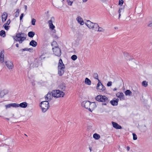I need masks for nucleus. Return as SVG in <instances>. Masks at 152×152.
<instances>
[{"label": "nucleus", "mask_w": 152, "mask_h": 152, "mask_svg": "<svg viewBox=\"0 0 152 152\" xmlns=\"http://www.w3.org/2000/svg\"><path fill=\"white\" fill-rule=\"evenodd\" d=\"M58 68V74L59 76H62L64 73L65 66L61 59L59 61Z\"/></svg>", "instance_id": "f257e3e1"}, {"label": "nucleus", "mask_w": 152, "mask_h": 152, "mask_svg": "<svg viewBox=\"0 0 152 152\" xmlns=\"http://www.w3.org/2000/svg\"><path fill=\"white\" fill-rule=\"evenodd\" d=\"M26 35L22 33L18 34L16 37L14 38L15 40L18 41L20 43H21L26 39Z\"/></svg>", "instance_id": "f03ea898"}, {"label": "nucleus", "mask_w": 152, "mask_h": 152, "mask_svg": "<svg viewBox=\"0 0 152 152\" xmlns=\"http://www.w3.org/2000/svg\"><path fill=\"white\" fill-rule=\"evenodd\" d=\"M64 95V94L63 91L59 90H55L52 92V95L55 97H63Z\"/></svg>", "instance_id": "7ed1b4c3"}, {"label": "nucleus", "mask_w": 152, "mask_h": 152, "mask_svg": "<svg viewBox=\"0 0 152 152\" xmlns=\"http://www.w3.org/2000/svg\"><path fill=\"white\" fill-rule=\"evenodd\" d=\"M40 106L42 112L45 113L49 109V107L48 101H45L42 102L41 103Z\"/></svg>", "instance_id": "20e7f679"}, {"label": "nucleus", "mask_w": 152, "mask_h": 152, "mask_svg": "<svg viewBox=\"0 0 152 152\" xmlns=\"http://www.w3.org/2000/svg\"><path fill=\"white\" fill-rule=\"evenodd\" d=\"M85 24L89 28L92 30L94 29L95 28L96 29L97 27H98V24L97 23H93L89 20H87Z\"/></svg>", "instance_id": "39448f33"}, {"label": "nucleus", "mask_w": 152, "mask_h": 152, "mask_svg": "<svg viewBox=\"0 0 152 152\" xmlns=\"http://www.w3.org/2000/svg\"><path fill=\"white\" fill-rule=\"evenodd\" d=\"M96 99L99 102H106L108 101V98L105 96L99 95L96 97Z\"/></svg>", "instance_id": "423d86ee"}, {"label": "nucleus", "mask_w": 152, "mask_h": 152, "mask_svg": "<svg viewBox=\"0 0 152 152\" xmlns=\"http://www.w3.org/2000/svg\"><path fill=\"white\" fill-rule=\"evenodd\" d=\"M52 50L55 56H60L61 55V52L60 49L57 46H55L52 48Z\"/></svg>", "instance_id": "0eeeda50"}, {"label": "nucleus", "mask_w": 152, "mask_h": 152, "mask_svg": "<svg viewBox=\"0 0 152 152\" xmlns=\"http://www.w3.org/2000/svg\"><path fill=\"white\" fill-rule=\"evenodd\" d=\"M90 105V102L89 101H85L82 103V106L88 110Z\"/></svg>", "instance_id": "6e6552de"}, {"label": "nucleus", "mask_w": 152, "mask_h": 152, "mask_svg": "<svg viewBox=\"0 0 152 152\" xmlns=\"http://www.w3.org/2000/svg\"><path fill=\"white\" fill-rule=\"evenodd\" d=\"M97 89L101 90L103 91L105 90V88L100 82H99L97 84Z\"/></svg>", "instance_id": "1a4fd4ad"}, {"label": "nucleus", "mask_w": 152, "mask_h": 152, "mask_svg": "<svg viewBox=\"0 0 152 152\" xmlns=\"http://www.w3.org/2000/svg\"><path fill=\"white\" fill-rule=\"evenodd\" d=\"M96 107V104L95 102L91 103L88 108L89 111L92 112L93 110Z\"/></svg>", "instance_id": "9d476101"}, {"label": "nucleus", "mask_w": 152, "mask_h": 152, "mask_svg": "<svg viewBox=\"0 0 152 152\" xmlns=\"http://www.w3.org/2000/svg\"><path fill=\"white\" fill-rule=\"evenodd\" d=\"M5 63L7 67L9 69H12L13 67L12 63L10 61H6Z\"/></svg>", "instance_id": "9b49d317"}, {"label": "nucleus", "mask_w": 152, "mask_h": 152, "mask_svg": "<svg viewBox=\"0 0 152 152\" xmlns=\"http://www.w3.org/2000/svg\"><path fill=\"white\" fill-rule=\"evenodd\" d=\"M8 90L4 89L1 90L0 91V97L1 98H3L5 95L8 93Z\"/></svg>", "instance_id": "f8f14e48"}, {"label": "nucleus", "mask_w": 152, "mask_h": 152, "mask_svg": "<svg viewBox=\"0 0 152 152\" xmlns=\"http://www.w3.org/2000/svg\"><path fill=\"white\" fill-rule=\"evenodd\" d=\"M28 104L26 102H24L20 103V104L16 103V107H20L22 108H26Z\"/></svg>", "instance_id": "ddd939ff"}, {"label": "nucleus", "mask_w": 152, "mask_h": 152, "mask_svg": "<svg viewBox=\"0 0 152 152\" xmlns=\"http://www.w3.org/2000/svg\"><path fill=\"white\" fill-rule=\"evenodd\" d=\"M54 20V18L53 17H52L50 20L48 21V23L49 25L50 28L52 29H53L55 26L53 25L52 23V20Z\"/></svg>", "instance_id": "4468645a"}, {"label": "nucleus", "mask_w": 152, "mask_h": 152, "mask_svg": "<svg viewBox=\"0 0 152 152\" xmlns=\"http://www.w3.org/2000/svg\"><path fill=\"white\" fill-rule=\"evenodd\" d=\"M116 96L120 98V100H124L125 99L124 96L122 92H118L116 94Z\"/></svg>", "instance_id": "2eb2a0df"}, {"label": "nucleus", "mask_w": 152, "mask_h": 152, "mask_svg": "<svg viewBox=\"0 0 152 152\" xmlns=\"http://www.w3.org/2000/svg\"><path fill=\"white\" fill-rule=\"evenodd\" d=\"M6 109H7L9 108H10L11 107H16V103H10L7 105H6L5 106Z\"/></svg>", "instance_id": "dca6fc26"}, {"label": "nucleus", "mask_w": 152, "mask_h": 152, "mask_svg": "<svg viewBox=\"0 0 152 152\" xmlns=\"http://www.w3.org/2000/svg\"><path fill=\"white\" fill-rule=\"evenodd\" d=\"M118 99H115L110 101V103L113 106H116L118 104V102L119 101Z\"/></svg>", "instance_id": "f3484780"}, {"label": "nucleus", "mask_w": 152, "mask_h": 152, "mask_svg": "<svg viewBox=\"0 0 152 152\" xmlns=\"http://www.w3.org/2000/svg\"><path fill=\"white\" fill-rule=\"evenodd\" d=\"M76 20L77 22L81 25H83L84 24V22L83 19L80 16L76 18Z\"/></svg>", "instance_id": "a211bd4d"}, {"label": "nucleus", "mask_w": 152, "mask_h": 152, "mask_svg": "<svg viewBox=\"0 0 152 152\" xmlns=\"http://www.w3.org/2000/svg\"><path fill=\"white\" fill-rule=\"evenodd\" d=\"M51 97V93L48 92L46 95L45 96V99L46 101H49L50 100Z\"/></svg>", "instance_id": "6ab92c4d"}, {"label": "nucleus", "mask_w": 152, "mask_h": 152, "mask_svg": "<svg viewBox=\"0 0 152 152\" xmlns=\"http://www.w3.org/2000/svg\"><path fill=\"white\" fill-rule=\"evenodd\" d=\"M113 127L115 129H120L121 128V126L115 122H112Z\"/></svg>", "instance_id": "aec40b11"}, {"label": "nucleus", "mask_w": 152, "mask_h": 152, "mask_svg": "<svg viewBox=\"0 0 152 152\" xmlns=\"http://www.w3.org/2000/svg\"><path fill=\"white\" fill-rule=\"evenodd\" d=\"M8 15L6 12H4L2 15V19L3 22L5 21L7 19Z\"/></svg>", "instance_id": "412c9836"}, {"label": "nucleus", "mask_w": 152, "mask_h": 152, "mask_svg": "<svg viewBox=\"0 0 152 152\" xmlns=\"http://www.w3.org/2000/svg\"><path fill=\"white\" fill-rule=\"evenodd\" d=\"M94 29L96 31L100 32H104L105 31L104 29L102 28V27H99V25L98 27H97L96 29V28H95Z\"/></svg>", "instance_id": "4be33fe9"}, {"label": "nucleus", "mask_w": 152, "mask_h": 152, "mask_svg": "<svg viewBox=\"0 0 152 152\" xmlns=\"http://www.w3.org/2000/svg\"><path fill=\"white\" fill-rule=\"evenodd\" d=\"M29 45L33 47H35L37 45V43L35 41L32 40L30 42Z\"/></svg>", "instance_id": "5701e85b"}, {"label": "nucleus", "mask_w": 152, "mask_h": 152, "mask_svg": "<svg viewBox=\"0 0 152 152\" xmlns=\"http://www.w3.org/2000/svg\"><path fill=\"white\" fill-rule=\"evenodd\" d=\"M124 11V7H120L119 10L118 12L119 14L118 18L119 19L121 16V13H123Z\"/></svg>", "instance_id": "b1692460"}, {"label": "nucleus", "mask_w": 152, "mask_h": 152, "mask_svg": "<svg viewBox=\"0 0 152 152\" xmlns=\"http://www.w3.org/2000/svg\"><path fill=\"white\" fill-rule=\"evenodd\" d=\"M4 60V54L2 52L0 53V62L2 63L3 62Z\"/></svg>", "instance_id": "393cba45"}, {"label": "nucleus", "mask_w": 152, "mask_h": 152, "mask_svg": "<svg viewBox=\"0 0 152 152\" xmlns=\"http://www.w3.org/2000/svg\"><path fill=\"white\" fill-rule=\"evenodd\" d=\"M85 83L86 84L90 85L91 83V81L88 78H86L85 81Z\"/></svg>", "instance_id": "a878e982"}, {"label": "nucleus", "mask_w": 152, "mask_h": 152, "mask_svg": "<svg viewBox=\"0 0 152 152\" xmlns=\"http://www.w3.org/2000/svg\"><path fill=\"white\" fill-rule=\"evenodd\" d=\"M124 93L126 96H131L132 94V92L129 90L125 91Z\"/></svg>", "instance_id": "bb28decb"}, {"label": "nucleus", "mask_w": 152, "mask_h": 152, "mask_svg": "<svg viewBox=\"0 0 152 152\" xmlns=\"http://www.w3.org/2000/svg\"><path fill=\"white\" fill-rule=\"evenodd\" d=\"M59 87L62 90L64 91L65 89V84L64 83H61L60 86Z\"/></svg>", "instance_id": "cd10ccee"}, {"label": "nucleus", "mask_w": 152, "mask_h": 152, "mask_svg": "<svg viewBox=\"0 0 152 152\" xmlns=\"http://www.w3.org/2000/svg\"><path fill=\"white\" fill-rule=\"evenodd\" d=\"M93 137L96 140H98L100 138V136L96 133H95L93 135Z\"/></svg>", "instance_id": "c85d7f7f"}, {"label": "nucleus", "mask_w": 152, "mask_h": 152, "mask_svg": "<svg viewBox=\"0 0 152 152\" xmlns=\"http://www.w3.org/2000/svg\"><path fill=\"white\" fill-rule=\"evenodd\" d=\"M124 56L126 57V58L127 60H130V56L129 55L128 53L127 52H125L124 53Z\"/></svg>", "instance_id": "c756f323"}, {"label": "nucleus", "mask_w": 152, "mask_h": 152, "mask_svg": "<svg viewBox=\"0 0 152 152\" xmlns=\"http://www.w3.org/2000/svg\"><path fill=\"white\" fill-rule=\"evenodd\" d=\"M35 34L34 32L33 31H30L28 32V36L30 37H33Z\"/></svg>", "instance_id": "7c9ffc66"}, {"label": "nucleus", "mask_w": 152, "mask_h": 152, "mask_svg": "<svg viewBox=\"0 0 152 152\" xmlns=\"http://www.w3.org/2000/svg\"><path fill=\"white\" fill-rule=\"evenodd\" d=\"M0 35L3 36V37H5L6 36L5 31L4 30L0 31Z\"/></svg>", "instance_id": "2f4dec72"}, {"label": "nucleus", "mask_w": 152, "mask_h": 152, "mask_svg": "<svg viewBox=\"0 0 152 152\" xmlns=\"http://www.w3.org/2000/svg\"><path fill=\"white\" fill-rule=\"evenodd\" d=\"M148 85V82L145 81H143L142 83V85L143 86H144L145 87H146Z\"/></svg>", "instance_id": "473e14b6"}, {"label": "nucleus", "mask_w": 152, "mask_h": 152, "mask_svg": "<svg viewBox=\"0 0 152 152\" xmlns=\"http://www.w3.org/2000/svg\"><path fill=\"white\" fill-rule=\"evenodd\" d=\"M7 145H12V144L13 141L12 140H7Z\"/></svg>", "instance_id": "72a5a7b5"}, {"label": "nucleus", "mask_w": 152, "mask_h": 152, "mask_svg": "<svg viewBox=\"0 0 152 152\" xmlns=\"http://www.w3.org/2000/svg\"><path fill=\"white\" fill-rule=\"evenodd\" d=\"M67 4L69 6H72L73 3V1H70V0H66Z\"/></svg>", "instance_id": "f704fd0d"}, {"label": "nucleus", "mask_w": 152, "mask_h": 152, "mask_svg": "<svg viewBox=\"0 0 152 152\" xmlns=\"http://www.w3.org/2000/svg\"><path fill=\"white\" fill-rule=\"evenodd\" d=\"M20 11L19 9L17 10L15 12V17H18L19 15Z\"/></svg>", "instance_id": "c9c22d12"}, {"label": "nucleus", "mask_w": 152, "mask_h": 152, "mask_svg": "<svg viewBox=\"0 0 152 152\" xmlns=\"http://www.w3.org/2000/svg\"><path fill=\"white\" fill-rule=\"evenodd\" d=\"M71 58L72 60L75 61L77 58V57L76 55H74L71 56Z\"/></svg>", "instance_id": "e433bc0d"}, {"label": "nucleus", "mask_w": 152, "mask_h": 152, "mask_svg": "<svg viewBox=\"0 0 152 152\" xmlns=\"http://www.w3.org/2000/svg\"><path fill=\"white\" fill-rule=\"evenodd\" d=\"M93 76L94 78L97 79L98 77V75L96 73H94L93 75Z\"/></svg>", "instance_id": "4c0bfd02"}, {"label": "nucleus", "mask_w": 152, "mask_h": 152, "mask_svg": "<svg viewBox=\"0 0 152 152\" xmlns=\"http://www.w3.org/2000/svg\"><path fill=\"white\" fill-rule=\"evenodd\" d=\"M133 139L134 140H136L137 139V136L136 134L134 133L133 134Z\"/></svg>", "instance_id": "58836bf2"}, {"label": "nucleus", "mask_w": 152, "mask_h": 152, "mask_svg": "<svg viewBox=\"0 0 152 152\" xmlns=\"http://www.w3.org/2000/svg\"><path fill=\"white\" fill-rule=\"evenodd\" d=\"M36 21V20L35 19H34V18L32 19V21H31L32 25H35V23Z\"/></svg>", "instance_id": "ea45409f"}, {"label": "nucleus", "mask_w": 152, "mask_h": 152, "mask_svg": "<svg viewBox=\"0 0 152 152\" xmlns=\"http://www.w3.org/2000/svg\"><path fill=\"white\" fill-rule=\"evenodd\" d=\"M124 3V1L123 0H119V5H122Z\"/></svg>", "instance_id": "a19ab883"}, {"label": "nucleus", "mask_w": 152, "mask_h": 152, "mask_svg": "<svg viewBox=\"0 0 152 152\" xmlns=\"http://www.w3.org/2000/svg\"><path fill=\"white\" fill-rule=\"evenodd\" d=\"M3 26L4 27L5 29L7 30H8L9 29V26L5 25H4Z\"/></svg>", "instance_id": "79ce46f5"}, {"label": "nucleus", "mask_w": 152, "mask_h": 152, "mask_svg": "<svg viewBox=\"0 0 152 152\" xmlns=\"http://www.w3.org/2000/svg\"><path fill=\"white\" fill-rule=\"evenodd\" d=\"M10 20H8L7 21V23H5L4 24V25H5L6 26H7V25H8L10 24Z\"/></svg>", "instance_id": "37998d69"}, {"label": "nucleus", "mask_w": 152, "mask_h": 152, "mask_svg": "<svg viewBox=\"0 0 152 152\" xmlns=\"http://www.w3.org/2000/svg\"><path fill=\"white\" fill-rule=\"evenodd\" d=\"M112 82L111 81H110L108 82L107 83V86H110L112 85Z\"/></svg>", "instance_id": "c03bdc74"}, {"label": "nucleus", "mask_w": 152, "mask_h": 152, "mask_svg": "<svg viewBox=\"0 0 152 152\" xmlns=\"http://www.w3.org/2000/svg\"><path fill=\"white\" fill-rule=\"evenodd\" d=\"M23 15H24L23 13H22L21 14V15L20 16V20H21L22 19V18L23 17Z\"/></svg>", "instance_id": "a18cd8bd"}, {"label": "nucleus", "mask_w": 152, "mask_h": 152, "mask_svg": "<svg viewBox=\"0 0 152 152\" xmlns=\"http://www.w3.org/2000/svg\"><path fill=\"white\" fill-rule=\"evenodd\" d=\"M57 45V43L56 42H53L51 44V45L52 46H53V45Z\"/></svg>", "instance_id": "49530a36"}, {"label": "nucleus", "mask_w": 152, "mask_h": 152, "mask_svg": "<svg viewBox=\"0 0 152 152\" xmlns=\"http://www.w3.org/2000/svg\"><path fill=\"white\" fill-rule=\"evenodd\" d=\"M30 49H27V48H24V49H22V51H26V50H28V51H29V50H30Z\"/></svg>", "instance_id": "de8ad7c7"}, {"label": "nucleus", "mask_w": 152, "mask_h": 152, "mask_svg": "<svg viewBox=\"0 0 152 152\" xmlns=\"http://www.w3.org/2000/svg\"><path fill=\"white\" fill-rule=\"evenodd\" d=\"M108 102V101L106 102H104V103H102V105H105L107 104V103Z\"/></svg>", "instance_id": "09e8293b"}, {"label": "nucleus", "mask_w": 152, "mask_h": 152, "mask_svg": "<svg viewBox=\"0 0 152 152\" xmlns=\"http://www.w3.org/2000/svg\"><path fill=\"white\" fill-rule=\"evenodd\" d=\"M130 148L129 146H127L126 147V149L127 151H129L130 150Z\"/></svg>", "instance_id": "8fccbe9b"}, {"label": "nucleus", "mask_w": 152, "mask_h": 152, "mask_svg": "<svg viewBox=\"0 0 152 152\" xmlns=\"http://www.w3.org/2000/svg\"><path fill=\"white\" fill-rule=\"evenodd\" d=\"M88 0H82L83 3H85Z\"/></svg>", "instance_id": "3c124183"}, {"label": "nucleus", "mask_w": 152, "mask_h": 152, "mask_svg": "<svg viewBox=\"0 0 152 152\" xmlns=\"http://www.w3.org/2000/svg\"><path fill=\"white\" fill-rule=\"evenodd\" d=\"M4 118V119H6V120H7L8 121H9L10 120L9 118Z\"/></svg>", "instance_id": "603ef678"}, {"label": "nucleus", "mask_w": 152, "mask_h": 152, "mask_svg": "<svg viewBox=\"0 0 152 152\" xmlns=\"http://www.w3.org/2000/svg\"><path fill=\"white\" fill-rule=\"evenodd\" d=\"M148 26H152V23H151L150 24H149Z\"/></svg>", "instance_id": "864d4df0"}, {"label": "nucleus", "mask_w": 152, "mask_h": 152, "mask_svg": "<svg viewBox=\"0 0 152 152\" xmlns=\"http://www.w3.org/2000/svg\"><path fill=\"white\" fill-rule=\"evenodd\" d=\"M15 45H16V47H18L19 46H18V43L16 44Z\"/></svg>", "instance_id": "5fc2aeb1"}, {"label": "nucleus", "mask_w": 152, "mask_h": 152, "mask_svg": "<svg viewBox=\"0 0 152 152\" xmlns=\"http://www.w3.org/2000/svg\"><path fill=\"white\" fill-rule=\"evenodd\" d=\"M25 9H26V10L27 8V7L26 5H25Z\"/></svg>", "instance_id": "6e6d98bb"}, {"label": "nucleus", "mask_w": 152, "mask_h": 152, "mask_svg": "<svg viewBox=\"0 0 152 152\" xmlns=\"http://www.w3.org/2000/svg\"><path fill=\"white\" fill-rule=\"evenodd\" d=\"M117 90V89L116 88H115L113 89V91H115Z\"/></svg>", "instance_id": "4d7b16f0"}, {"label": "nucleus", "mask_w": 152, "mask_h": 152, "mask_svg": "<svg viewBox=\"0 0 152 152\" xmlns=\"http://www.w3.org/2000/svg\"><path fill=\"white\" fill-rule=\"evenodd\" d=\"M89 149L90 151H91V148L90 147L89 148Z\"/></svg>", "instance_id": "13d9d810"}, {"label": "nucleus", "mask_w": 152, "mask_h": 152, "mask_svg": "<svg viewBox=\"0 0 152 152\" xmlns=\"http://www.w3.org/2000/svg\"><path fill=\"white\" fill-rule=\"evenodd\" d=\"M25 136H27V135L26 134H25Z\"/></svg>", "instance_id": "bf43d9fd"}, {"label": "nucleus", "mask_w": 152, "mask_h": 152, "mask_svg": "<svg viewBox=\"0 0 152 152\" xmlns=\"http://www.w3.org/2000/svg\"><path fill=\"white\" fill-rule=\"evenodd\" d=\"M14 115V114H12V116H13Z\"/></svg>", "instance_id": "052dcab7"}, {"label": "nucleus", "mask_w": 152, "mask_h": 152, "mask_svg": "<svg viewBox=\"0 0 152 152\" xmlns=\"http://www.w3.org/2000/svg\"><path fill=\"white\" fill-rule=\"evenodd\" d=\"M64 1V0H62V2H63Z\"/></svg>", "instance_id": "680f3d73"}, {"label": "nucleus", "mask_w": 152, "mask_h": 152, "mask_svg": "<svg viewBox=\"0 0 152 152\" xmlns=\"http://www.w3.org/2000/svg\"><path fill=\"white\" fill-rule=\"evenodd\" d=\"M98 79V80H99V79Z\"/></svg>", "instance_id": "e2e57ef3"}]
</instances>
